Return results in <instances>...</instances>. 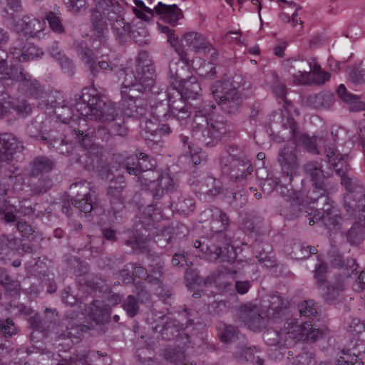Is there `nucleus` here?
<instances>
[{
    "mask_svg": "<svg viewBox=\"0 0 365 365\" xmlns=\"http://www.w3.org/2000/svg\"><path fill=\"white\" fill-rule=\"evenodd\" d=\"M75 108L80 115L106 123L107 129L112 135L125 136L128 132L124 119L118 115L114 105L103 101L93 87L82 90Z\"/></svg>",
    "mask_w": 365,
    "mask_h": 365,
    "instance_id": "obj_1",
    "label": "nucleus"
},
{
    "mask_svg": "<svg viewBox=\"0 0 365 365\" xmlns=\"http://www.w3.org/2000/svg\"><path fill=\"white\" fill-rule=\"evenodd\" d=\"M213 105L202 103L194 106L193 135L207 146L214 145L231 131V125L222 115L212 113Z\"/></svg>",
    "mask_w": 365,
    "mask_h": 365,
    "instance_id": "obj_2",
    "label": "nucleus"
},
{
    "mask_svg": "<svg viewBox=\"0 0 365 365\" xmlns=\"http://www.w3.org/2000/svg\"><path fill=\"white\" fill-rule=\"evenodd\" d=\"M7 58L6 51L0 49V81L11 80L17 82L20 92L34 98H40L43 94V89L39 83L19 64L9 68Z\"/></svg>",
    "mask_w": 365,
    "mask_h": 365,
    "instance_id": "obj_3",
    "label": "nucleus"
},
{
    "mask_svg": "<svg viewBox=\"0 0 365 365\" xmlns=\"http://www.w3.org/2000/svg\"><path fill=\"white\" fill-rule=\"evenodd\" d=\"M77 52L83 61L85 67L90 72L91 76L96 78L100 72L103 73H125L128 70L122 65L118 64L115 61L110 60L108 56L102 55L97 58L92 49L85 43L77 46Z\"/></svg>",
    "mask_w": 365,
    "mask_h": 365,
    "instance_id": "obj_4",
    "label": "nucleus"
},
{
    "mask_svg": "<svg viewBox=\"0 0 365 365\" xmlns=\"http://www.w3.org/2000/svg\"><path fill=\"white\" fill-rule=\"evenodd\" d=\"M309 198L313 201H317V204L319 203V201L324 204L322 210H316L313 216L309 217L308 220L310 225L322 222L329 231H336L345 228L350 224L347 220H344L339 215V210L330 203L327 195H322L320 197L309 196Z\"/></svg>",
    "mask_w": 365,
    "mask_h": 365,
    "instance_id": "obj_5",
    "label": "nucleus"
},
{
    "mask_svg": "<svg viewBox=\"0 0 365 365\" xmlns=\"http://www.w3.org/2000/svg\"><path fill=\"white\" fill-rule=\"evenodd\" d=\"M140 184L155 199H160L165 193L173 191L176 185L168 173L151 169L141 174Z\"/></svg>",
    "mask_w": 365,
    "mask_h": 365,
    "instance_id": "obj_6",
    "label": "nucleus"
},
{
    "mask_svg": "<svg viewBox=\"0 0 365 365\" xmlns=\"http://www.w3.org/2000/svg\"><path fill=\"white\" fill-rule=\"evenodd\" d=\"M126 186L123 176L112 179L108 188L107 194L110 198L111 207L108 210L110 223H122L125 219L124 190Z\"/></svg>",
    "mask_w": 365,
    "mask_h": 365,
    "instance_id": "obj_7",
    "label": "nucleus"
},
{
    "mask_svg": "<svg viewBox=\"0 0 365 365\" xmlns=\"http://www.w3.org/2000/svg\"><path fill=\"white\" fill-rule=\"evenodd\" d=\"M212 96L221 109L227 113L237 111L242 103L238 91L227 81H217L211 87Z\"/></svg>",
    "mask_w": 365,
    "mask_h": 365,
    "instance_id": "obj_8",
    "label": "nucleus"
},
{
    "mask_svg": "<svg viewBox=\"0 0 365 365\" xmlns=\"http://www.w3.org/2000/svg\"><path fill=\"white\" fill-rule=\"evenodd\" d=\"M70 190L75 196L69 201L64 202L62 207L63 212L71 215V204L79 211L85 214L91 212L94 209V195L91 189L90 184L87 182L73 183L70 186Z\"/></svg>",
    "mask_w": 365,
    "mask_h": 365,
    "instance_id": "obj_9",
    "label": "nucleus"
},
{
    "mask_svg": "<svg viewBox=\"0 0 365 365\" xmlns=\"http://www.w3.org/2000/svg\"><path fill=\"white\" fill-rule=\"evenodd\" d=\"M134 76L138 84L137 86H139L140 89L150 91L155 86V74L153 60L145 51L138 53Z\"/></svg>",
    "mask_w": 365,
    "mask_h": 365,
    "instance_id": "obj_10",
    "label": "nucleus"
},
{
    "mask_svg": "<svg viewBox=\"0 0 365 365\" xmlns=\"http://www.w3.org/2000/svg\"><path fill=\"white\" fill-rule=\"evenodd\" d=\"M277 162L281 167L282 180L285 185L291 184L299 168L297 150L294 145H287L279 150Z\"/></svg>",
    "mask_w": 365,
    "mask_h": 365,
    "instance_id": "obj_11",
    "label": "nucleus"
},
{
    "mask_svg": "<svg viewBox=\"0 0 365 365\" xmlns=\"http://www.w3.org/2000/svg\"><path fill=\"white\" fill-rule=\"evenodd\" d=\"M305 174L310 178L314 187L312 194L319 192L318 197L326 195L330 190L335 188L336 184L331 182V179L326 177L322 166L317 162H308L303 167Z\"/></svg>",
    "mask_w": 365,
    "mask_h": 365,
    "instance_id": "obj_12",
    "label": "nucleus"
},
{
    "mask_svg": "<svg viewBox=\"0 0 365 365\" xmlns=\"http://www.w3.org/2000/svg\"><path fill=\"white\" fill-rule=\"evenodd\" d=\"M341 179V184L348 192L344 196V208L346 212H350L359 202L364 200L365 190L360 180L351 173Z\"/></svg>",
    "mask_w": 365,
    "mask_h": 365,
    "instance_id": "obj_13",
    "label": "nucleus"
},
{
    "mask_svg": "<svg viewBox=\"0 0 365 365\" xmlns=\"http://www.w3.org/2000/svg\"><path fill=\"white\" fill-rule=\"evenodd\" d=\"M91 40L95 49L106 46L108 41V28L104 16L99 11L94 9L91 17Z\"/></svg>",
    "mask_w": 365,
    "mask_h": 365,
    "instance_id": "obj_14",
    "label": "nucleus"
},
{
    "mask_svg": "<svg viewBox=\"0 0 365 365\" xmlns=\"http://www.w3.org/2000/svg\"><path fill=\"white\" fill-rule=\"evenodd\" d=\"M238 317L250 329L260 331L265 327V321L259 308L251 303L242 304L239 307Z\"/></svg>",
    "mask_w": 365,
    "mask_h": 365,
    "instance_id": "obj_15",
    "label": "nucleus"
},
{
    "mask_svg": "<svg viewBox=\"0 0 365 365\" xmlns=\"http://www.w3.org/2000/svg\"><path fill=\"white\" fill-rule=\"evenodd\" d=\"M322 153L325 155L329 165L340 178L351 173L348 155L341 154L334 143L326 144Z\"/></svg>",
    "mask_w": 365,
    "mask_h": 365,
    "instance_id": "obj_16",
    "label": "nucleus"
},
{
    "mask_svg": "<svg viewBox=\"0 0 365 365\" xmlns=\"http://www.w3.org/2000/svg\"><path fill=\"white\" fill-rule=\"evenodd\" d=\"M182 43L191 51L209 55L211 59H215L218 52L204 36L197 32H187L182 38Z\"/></svg>",
    "mask_w": 365,
    "mask_h": 365,
    "instance_id": "obj_17",
    "label": "nucleus"
},
{
    "mask_svg": "<svg viewBox=\"0 0 365 365\" xmlns=\"http://www.w3.org/2000/svg\"><path fill=\"white\" fill-rule=\"evenodd\" d=\"M222 173L230 176L235 182H242L246 180L253 172V166L250 160L221 163Z\"/></svg>",
    "mask_w": 365,
    "mask_h": 365,
    "instance_id": "obj_18",
    "label": "nucleus"
},
{
    "mask_svg": "<svg viewBox=\"0 0 365 365\" xmlns=\"http://www.w3.org/2000/svg\"><path fill=\"white\" fill-rule=\"evenodd\" d=\"M24 149L23 143L12 133L0 134V163H9L13 155Z\"/></svg>",
    "mask_w": 365,
    "mask_h": 365,
    "instance_id": "obj_19",
    "label": "nucleus"
},
{
    "mask_svg": "<svg viewBox=\"0 0 365 365\" xmlns=\"http://www.w3.org/2000/svg\"><path fill=\"white\" fill-rule=\"evenodd\" d=\"M205 257L210 262L232 263L237 257V254L232 246L224 243L220 246L212 245L207 247Z\"/></svg>",
    "mask_w": 365,
    "mask_h": 365,
    "instance_id": "obj_20",
    "label": "nucleus"
},
{
    "mask_svg": "<svg viewBox=\"0 0 365 365\" xmlns=\"http://www.w3.org/2000/svg\"><path fill=\"white\" fill-rule=\"evenodd\" d=\"M313 64L314 62L304 59H292L286 61L284 66L294 78H298L301 83L307 84L311 80Z\"/></svg>",
    "mask_w": 365,
    "mask_h": 365,
    "instance_id": "obj_21",
    "label": "nucleus"
},
{
    "mask_svg": "<svg viewBox=\"0 0 365 365\" xmlns=\"http://www.w3.org/2000/svg\"><path fill=\"white\" fill-rule=\"evenodd\" d=\"M11 55L13 58L20 62H25L34 60L43 55L41 48L30 42H22L20 41L14 43L12 47Z\"/></svg>",
    "mask_w": 365,
    "mask_h": 365,
    "instance_id": "obj_22",
    "label": "nucleus"
},
{
    "mask_svg": "<svg viewBox=\"0 0 365 365\" xmlns=\"http://www.w3.org/2000/svg\"><path fill=\"white\" fill-rule=\"evenodd\" d=\"M44 24L39 19L25 16L15 21L13 24V30L24 36L34 37L43 29Z\"/></svg>",
    "mask_w": 365,
    "mask_h": 365,
    "instance_id": "obj_23",
    "label": "nucleus"
},
{
    "mask_svg": "<svg viewBox=\"0 0 365 365\" xmlns=\"http://www.w3.org/2000/svg\"><path fill=\"white\" fill-rule=\"evenodd\" d=\"M120 106L124 115L128 117L141 118L148 112L147 103L143 98L127 99L122 97Z\"/></svg>",
    "mask_w": 365,
    "mask_h": 365,
    "instance_id": "obj_24",
    "label": "nucleus"
},
{
    "mask_svg": "<svg viewBox=\"0 0 365 365\" xmlns=\"http://www.w3.org/2000/svg\"><path fill=\"white\" fill-rule=\"evenodd\" d=\"M311 328V322H305L300 324L295 319L287 320L284 324V331L287 339L288 345L292 339L301 340L304 339L307 331Z\"/></svg>",
    "mask_w": 365,
    "mask_h": 365,
    "instance_id": "obj_25",
    "label": "nucleus"
},
{
    "mask_svg": "<svg viewBox=\"0 0 365 365\" xmlns=\"http://www.w3.org/2000/svg\"><path fill=\"white\" fill-rule=\"evenodd\" d=\"M203 215L205 217H210V227L213 232H221L225 231L230 225L229 217L219 208L208 209L204 212Z\"/></svg>",
    "mask_w": 365,
    "mask_h": 365,
    "instance_id": "obj_26",
    "label": "nucleus"
},
{
    "mask_svg": "<svg viewBox=\"0 0 365 365\" xmlns=\"http://www.w3.org/2000/svg\"><path fill=\"white\" fill-rule=\"evenodd\" d=\"M124 74L125 77L121 87V96L127 99H129V98H141L140 95L146 91L137 86L134 71L128 70L125 71Z\"/></svg>",
    "mask_w": 365,
    "mask_h": 365,
    "instance_id": "obj_27",
    "label": "nucleus"
},
{
    "mask_svg": "<svg viewBox=\"0 0 365 365\" xmlns=\"http://www.w3.org/2000/svg\"><path fill=\"white\" fill-rule=\"evenodd\" d=\"M172 86L173 90L180 91L187 99H197L201 91L200 83L195 78H189L188 79L184 78L182 81L178 83L172 82Z\"/></svg>",
    "mask_w": 365,
    "mask_h": 365,
    "instance_id": "obj_28",
    "label": "nucleus"
},
{
    "mask_svg": "<svg viewBox=\"0 0 365 365\" xmlns=\"http://www.w3.org/2000/svg\"><path fill=\"white\" fill-rule=\"evenodd\" d=\"M155 12L161 19L171 25H175L182 15L177 5H167L162 2H158L155 6Z\"/></svg>",
    "mask_w": 365,
    "mask_h": 365,
    "instance_id": "obj_29",
    "label": "nucleus"
},
{
    "mask_svg": "<svg viewBox=\"0 0 365 365\" xmlns=\"http://www.w3.org/2000/svg\"><path fill=\"white\" fill-rule=\"evenodd\" d=\"M274 121L277 123L276 120L281 118V124L284 128V133H282V136L289 139H294L297 140L299 135V131L297 130V123L294 118L288 113H283L280 111L274 115Z\"/></svg>",
    "mask_w": 365,
    "mask_h": 365,
    "instance_id": "obj_30",
    "label": "nucleus"
},
{
    "mask_svg": "<svg viewBox=\"0 0 365 365\" xmlns=\"http://www.w3.org/2000/svg\"><path fill=\"white\" fill-rule=\"evenodd\" d=\"M307 103L317 110L329 109L334 104V96L329 91H322L319 93L311 94L307 97Z\"/></svg>",
    "mask_w": 365,
    "mask_h": 365,
    "instance_id": "obj_31",
    "label": "nucleus"
},
{
    "mask_svg": "<svg viewBox=\"0 0 365 365\" xmlns=\"http://www.w3.org/2000/svg\"><path fill=\"white\" fill-rule=\"evenodd\" d=\"M76 161L84 164L88 170L99 169L102 163V150L96 145H91L84 156L77 158Z\"/></svg>",
    "mask_w": 365,
    "mask_h": 365,
    "instance_id": "obj_32",
    "label": "nucleus"
},
{
    "mask_svg": "<svg viewBox=\"0 0 365 365\" xmlns=\"http://www.w3.org/2000/svg\"><path fill=\"white\" fill-rule=\"evenodd\" d=\"M110 314V307L100 300H94L91 304L89 317L97 324L108 320Z\"/></svg>",
    "mask_w": 365,
    "mask_h": 365,
    "instance_id": "obj_33",
    "label": "nucleus"
},
{
    "mask_svg": "<svg viewBox=\"0 0 365 365\" xmlns=\"http://www.w3.org/2000/svg\"><path fill=\"white\" fill-rule=\"evenodd\" d=\"M110 25L116 39L120 43L125 41L132 32L130 23L120 16H118Z\"/></svg>",
    "mask_w": 365,
    "mask_h": 365,
    "instance_id": "obj_34",
    "label": "nucleus"
},
{
    "mask_svg": "<svg viewBox=\"0 0 365 365\" xmlns=\"http://www.w3.org/2000/svg\"><path fill=\"white\" fill-rule=\"evenodd\" d=\"M344 288L343 280L337 279L334 283L326 282L318 287L322 297L326 301H331L334 299L342 292Z\"/></svg>",
    "mask_w": 365,
    "mask_h": 365,
    "instance_id": "obj_35",
    "label": "nucleus"
},
{
    "mask_svg": "<svg viewBox=\"0 0 365 365\" xmlns=\"http://www.w3.org/2000/svg\"><path fill=\"white\" fill-rule=\"evenodd\" d=\"M260 350L257 346L240 347L239 350L235 352L237 359L242 361H250L257 365H264V359L255 354L259 353Z\"/></svg>",
    "mask_w": 365,
    "mask_h": 365,
    "instance_id": "obj_36",
    "label": "nucleus"
},
{
    "mask_svg": "<svg viewBox=\"0 0 365 365\" xmlns=\"http://www.w3.org/2000/svg\"><path fill=\"white\" fill-rule=\"evenodd\" d=\"M339 98L350 105V109L353 111H359L364 109L365 105L360 101L359 98L350 93L344 84H340L336 91Z\"/></svg>",
    "mask_w": 365,
    "mask_h": 365,
    "instance_id": "obj_37",
    "label": "nucleus"
},
{
    "mask_svg": "<svg viewBox=\"0 0 365 365\" xmlns=\"http://www.w3.org/2000/svg\"><path fill=\"white\" fill-rule=\"evenodd\" d=\"M263 339L269 346H278L286 347L288 346L287 339L285 336L284 329L279 331L275 329H267L263 334Z\"/></svg>",
    "mask_w": 365,
    "mask_h": 365,
    "instance_id": "obj_38",
    "label": "nucleus"
},
{
    "mask_svg": "<svg viewBox=\"0 0 365 365\" xmlns=\"http://www.w3.org/2000/svg\"><path fill=\"white\" fill-rule=\"evenodd\" d=\"M53 165V162L47 157H37L30 163V174L31 176L38 177L41 174L50 172Z\"/></svg>",
    "mask_w": 365,
    "mask_h": 365,
    "instance_id": "obj_39",
    "label": "nucleus"
},
{
    "mask_svg": "<svg viewBox=\"0 0 365 365\" xmlns=\"http://www.w3.org/2000/svg\"><path fill=\"white\" fill-rule=\"evenodd\" d=\"M187 56H185V59H181L179 57L177 61L174 59L171 61L169 66L171 84L172 82L178 83L179 81H182L184 78L183 73L187 70Z\"/></svg>",
    "mask_w": 365,
    "mask_h": 365,
    "instance_id": "obj_40",
    "label": "nucleus"
},
{
    "mask_svg": "<svg viewBox=\"0 0 365 365\" xmlns=\"http://www.w3.org/2000/svg\"><path fill=\"white\" fill-rule=\"evenodd\" d=\"M288 306V302L283 299L279 294H273L270 297L269 305L267 311V317L269 318H278L284 313Z\"/></svg>",
    "mask_w": 365,
    "mask_h": 365,
    "instance_id": "obj_41",
    "label": "nucleus"
},
{
    "mask_svg": "<svg viewBox=\"0 0 365 365\" xmlns=\"http://www.w3.org/2000/svg\"><path fill=\"white\" fill-rule=\"evenodd\" d=\"M123 166L130 175L137 176L140 182L141 174L150 170L148 165H143V163L139 162L137 157L134 156L128 157L123 163Z\"/></svg>",
    "mask_w": 365,
    "mask_h": 365,
    "instance_id": "obj_42",
    "label": "nucleus"
},
{
    "mask_svg": "<svg viewBox=\"0 0 365 365\" xmlns=\"http://www.w3.org/2000/svg\"><path fill=\"white\" fill-rule=\"evenodd\" d=\"M302 143L307 150L313 154H320L321 151L319 150V147L322 145L325 148L326 144L332 143L322 137H311L307 135H304L302 136ZM324 150V148H323V150Z\"/></svg>",
    "mask_w": 365,
    "mask_h": 365,
    "instance_id": "obj_43",
    "label": "nucleus"
},
{
    "mask_svg": "<svg viewBox=\"0 0 365 365\" xmlns=\"http://www.w3.org/2000/svg\"><path fill=\"white\" fill-rule=\"evenodd\" d=\"M217 329L220 339L222 343H232L239 337V330L232 325L220 323Z\"/></svg>",
    "mask_w": 365,
    "mask_h": 365,
    "instance_id": "obj_44",
    "label": "nucleus"
},
{
    "mask_svg": "<svg viewBox=\"0 0 365 365\" xmlns=\"http://www.w3.org/2000/svg\"><path fill=\"white\" fill-rule=\"evenodd\" d=\"M0 284L11 295H16L19 292L20 282L14 279L6 270L1 267H0Z\"/></svg>",
    "mask_w": 365,
    "mask_h": 365,
    "instance_id": "obj_45",
    "label": "nucleus"
},
{
    "mask_svg": "<svg viewBox=\"0 0 365 365\" xmlns=\"http://www.w3.org/2000/svg\"><path fill=\"white\" fill-rule=\"evenodd\" d=\"M0 215L6 223L14 222L19 217V209L6 200H0Z\"/></svg>",
    "mask_w": 365,
    "mask_h": 365,
    "instance_id": "obj_46",
    "label": "nucleus"
},
{
    "mask_svg": "<svg viewBox=\"0 0 365 365\" xmlns=\"http://www.w3.org/2000/svg\"><path fill=\"white\" fill-rule=\"evenodd\" d=\"M330 264L334 267H346V269H351V273L356 270L357 264L355 259L353 258L346 259V264L344 263V257L342 255L336 252V250H331L329 253Z\"/></svg>",
    "mask_w": 365,
    "mask_h": 365,
    "instance_id": "obj_47",
    "label": "nucleus"
},
{
    "mask_svg": "<svg viewBox=\"0 0 365 365\" xmlns=\"http://www.w3.org/2000/svg\"><path fill=\"white\" fill-rule=\"evenodd\" d=\"M266 81L270 84V87L275 96L284 99L286 96V86L279 81V78L275 71H271L266 76Z\"/></svg>",
    "mask_w": 365,
    "mask_h": 365,
    "instance_id": "obj_48",
    "label": "nucleus"
},
{
    "mask_svg": "<svg viewBox=\"0 0 365 365\" xmlns=\"http://www.w3.org/2000/svg\"><path fill=\"white\" fill-rule=\"evenodd\" d=\"M150 113L155 121H165L170 117L169 104L167 102L160 101L150 107Z\"/></svg>",
    "mask_w": 365,
    "mask_h": 365,
    "instance_id": "obj_49",
    "label": "nucleus"
},
{
    "mask_svg": "<svg viewBox=\"0 0 365 365\" xmlns=\"http://www.w3.org/2000/svg\"><path fill=\"white\" fill-rule=\"evenodd\" d=\"M73 324H74L73 319H65L61 322L58 320L55 325L53 324L51 326H49V329L46 331L53 334L56 338L65 339H66V331L69 325H73Z\"/></svg>",
    "mask_w": 365,
    "mask_h": 365,
    "instance_id": "obj_50",
    "label": "nucleus"
},
{
    "mask_svg": "<svg viewBox=\"0 0 365 365\" xmlns=\"http://www.w3.org/2000/svg\"><path fill=\"white\" fill-rule=\"evenodd\" d=\"M140 120V133L145 140H151V136L158 134V121L153 122L151 119H148L146 115L139 118Z\"/></svg>",
    "mask_w": 365,
    "mask_h": 365,
    "instance_id": "obj_51",
    "label": "nucleus"
},
{
    "mask_svg": "<svg viewBox=\"0 0 365 365\" xmlns=\"http://www.w3.org/2000/svg\"><path fill=\"white\" fill-rule=\"evenodd\" d=\"M229 156L227 158L222 160V163H227L230 164V162H236L242 160H249L246 151L244 148L239 147L235 145H232L228 148Z\"/></svg>",
    "mask_w": 365,
    "mask_h": 365,
    "instance_id": "obj_52",
    "label": "nucleus"
},
{
    "mask_svg": "<svg viewBox=\"0 0 365 365\" xmlns=\"http://www.w3.org/2000/svg\"><path fill=\"white\" fill-rule=\"evenodd\" d=\"M43 128V122L35 120L27 125L26 132L31 138L46 141L47 138L44 135Z\"/></svg>",
    "mask_w": 365,
    "mask_h": 365,
    "instance_id": "obj_53",
    "label": "nucleus"
},
{
    "mask_svg": "<svg viewBox=\"0 0 365 365\" xmlns=\"http://www.w3.org/2000/svg\"><path fill=\"white\" fill-rule=\"evenodd\" d=\"M175 91V96L168 94V101L167 102L169 104V110L170 112L173 114L178 110H183L184 108L187 106L186 103L183 101L182 98L184 97L180 91L178 90Z\"/></svg>",
    "mask_w": 365,
    "mask_h": 365,
    "instance_id": "obj_54",
    "label": "nucleus"
},
{
    "mask_svg": "<svg viewBox=\"0 0 365 365\" xmlns=\"http://www.w3.org/2000/svg\"><path fill=\"white\" fill-rule=\"evenodd\" d=\"M311 76L312 82L317 85H323L330 79V73L327 71H322L321 66L316 62H314Z\"/></svg>",
    "mask_w": 365,
    "mask_h": 365,
    "instance_id": "obj_55",
    "label": "nucleus"
},
{
    "mask_svg": "<svg viewBox=\"0 0 365 365\" xmlns=\"http://www.w3.org/2000/svg\"><path fill=\"white\" fill-rule=\"evenodd\" d=\"M88 329L87 326L81 324L74 319V324L69 325L66 331V339L77 342L81 339L82 334L86 332Z\"/></svg>",
    "mask_w": 365,
    "mask_h": 365,
    "instance_id": "obj_56",
    "label": "nucleus"
},
{
    "mask_svg": "<svg viewBox=\"0 0 365 365\" xmlns=\"http://www.w3.org/2000/svg\"><path fill=\"white\" fill-rule=\"evenodd\" d=\"M346 240L352 245L360 244L363 240L362 230L358 223L352 222V226L346 233Z\"/></svg>",
    "mask_w": 365,
    "mask_h": 365,
    "instance_id": "obj_57",
    "label": "nucleus"
},
{
    "mask_svg": "<svg viewBox=\"0 0 365 365\" xmlns=\"http://www.w3.org/2000/svg\"><path fill=\"white\" fill-rule=\"evenodd\" d=\"M122 306L130 317L136 316L139 312V302L133 295H128L123 301Z\"/></svg>",
    "mask_w": 365,
    "mask_h": 365,
    "instance_id": "obj_58",
    "label": "nucleus"
},
{
    "mask_svg": "<svg viewBox=\"0 0 365 365\" xmlns=\"http://www.w3.org/2000/svg\"><path fill=\"white\" fill-rule=\"evenodd\" d=\"M186 326L178 322L175 319L166 322L162 329V335L165 339L175 335L180 330L185 329Z\"/></svg>",
    "mask_w": 365,
    "mask_h": 365,
    "instance_id": "obj_59",
    "label": "nucleus"
},
{
    "mask_svg": "<svg viewBox=\"0 0 365 365\" xmlns=\"http://www.w3.org/2000/svg\"><path fill=\"white\" fill-rule=\"evenodd\" d=\"M46 19L48 23L50 29L53 31L59 34L64 33L65 29L62 24V20L57 14L50 11L46 14Z\"/></svg>",
    "mask_w": 365,
    "mask_h": 365,
    "instance_id": "obj_60",
    "label": "nucleus"
},
{
    "mask_svg": "<svg viewBox=\"0 0 365 365\" xmlns=\"http://www.w3.org/2000/svg\"><path fill=\"white\" fill-rule=\"evenodd\" d=\"M350 216H353L358 223L363 227H365V197L361 202H359L357 205L354 206L353 209L350 210V212H347Z\"/></svg>",
    "mask_w": 365,
    "mask_h": 365,
    "instance_id": "obj_61",
    "label": "nucleus"
},
{
    "mask_svg": "<svg viewBox=\"0 0 365 365\" xmlns=\"http://www.w3.org/2000/svg\"><path fill=\"white\" fill-rule=\"evenodd\" d=\"M14 108V98L8 93L0 94V119L8 115Z\"/></svg>",
    "mask_w": 365,
    "mask_h": 365,
    "instance_id": "obj_62",
    "label": "nucleus"
},
{
    "mask_svg": "<svg viewBox=\"0 0 365 365\" xmlns=\"http://www.w3.org/2000/svg\"><path fill=\"white\" fill-rule=\"evenodd\" d=\"M163 274V266L156 264L149 270L146 279L150 284L160 285L162 282Z\"/></svg>",
    "mask_w": 365,
    "mask_h": 365,
    "instance_id": "obj_63",
    "label": "nucleus"
},
{
    "mask_svg": "<svg viewBox=\"0 0 365 365\" xmlns=\"http://www.w3.org/2000/svg\"><path fill=\"white\" fill-rule=\"evenodd\" d=\"M327 271V265L326 263H319L316 264L314 277L317 280V287L323 284H326V273Z\"/></svg>",
    "mask_w": 365,
    "mask_h": 365,
    "instance_id": "obj_64",
    "label": "nucleus"
}]
</instances>
